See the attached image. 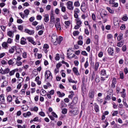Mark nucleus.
I'll return each instance as SVG.
<instances>
[{"instance_id":"c03bdc74","label":"nucleus","mask_w":128,"mask_h":128,"mask_svg":"<svg viewBox=\"0 0 128 128\" xmlns=\"http://www.w3.org/2000/svg\"><path fill=\"white\" fill-rule=\"evenodd\" d=\"M81 54H82V56H88V53H86V51H82L81 52Z\"/></svg>"},{"instance_id":"7c9ffc66","label":"nucleus","mask_w":128,"mask_h":128,"mask_svg":"<svg viewBox=\"0 0 128 128\" xmlns=\"http://www.w3.org/2000/svg\"><path fill=\"white\" fill-rule=\"evenodd\" d=\"M74 6L76 8H78L80 6V2L78 1H76L74 3Z\"/></svg>"},{"instance_id":"7ed1b4c3","label":"nucleus","mask_w":128,"mask_h":128,"mask_svg":"<svg viewBox=\"0 0 128 128\" xmlns=\"http://www.w3.org/2000/svg\"><path fill=\"white\" fill-rule=\"evenodd\" d=\"M10 72V68H6V69L4 70L2 69V68H1L0 69V74H6Z\"/></svg>"},{"instance_id":"e2e57ef3","label":"nucleus","mask_w":128,"mask_h":128,"mask_svg":"<svg viewBox=\"0 0 128 128\" xmlns=\"http://www.w3.org/2000/svg\"><path fill=\"white\" fill-rule=\"evenodd\" d=\"M29 20L31 22H34V17L32 16V17L30 18L29 19Z\"/></svg>"},{"instance_id":"a18cd8bd","label":"nucleus","mask_w":128,"mask_h":128,"mask_svg":"<svg viewBox=\"0 0 128 128\" xmlns=\"http://www.w3.org/2000/svg\"><path fill=\"white\" fill-rule=\"evenodd\" d=\"M56 60H60V54H57L55 58Z\"/></svg>"},{"instance_id":"6ab92c4d","label":"nucleus","mask_w":128,"mask_h":128,"mask_svg":"<svg viewBox=\"0 0 128 128\" xmlns=\"http://www.w3.org/2000/svg\"><path fill=\"white\" fill-rule=\"evenodd\" d=\"M16 46H13L11 48V49L9 50V53L10 54H14V49L16 48Z\"/></svg>"},{"instance_id":"c9c22d12","label":"nucleus","mask_w":128,"mask_h":128,"mask_svg":"<svg viewBox=\"0 0 128 128\" xmlns=\"http://www.w3.org/2000/svg\"><path fill=\"white\" fill-rule=\"evenodd\" d=\"M24 14H25L26 16H28V14H30V10L26 9V10H24Z\"/></svg>"},{"instance_id":"c85d7f7f","label":"nucleus","mask_w":128,"mask_h":128,"mask_svg":"<svg viewBox=\"0 0 128 128\" xmlns=\"http://www.w3.org/2000/svg\"><path fill=\"white\" fill-rule=\"evenodd\" d=\"M80 32H78V30L74 31L73 32V36H78Z\"/></svg>"},{"instance_id":"603ef678","label":"nucleus","mask_w":128,"mask_h":128,"mask_svg":"<svg viewBox=\"0 0 128 128\" xmlns=\"http://www.w3.org/2000/svg\"><path fill=\"white\" fill-rule=\"evenodd\" d=\"M118 114V111H114L112 116H116V114Z\"/></svg>"},{"instance_id":"a878e982","label":"nucleus","mask_w":128,"mask_h":128,"mask_svg":"<svg viewBox=\"0 0 128 128\" xmlns=\"http://www.w3.org/2000/svg\"><path fill=\"white\" fill-rule=\"evenodd\" d=\"M16 69H14V70H12V71H10V74H9L10 76H14V72H16ZM16 70H17V72H18V70L16 69Z\"/></svg>"},{"instance_id":"2eb2a0df","label":"nucleus","mask_w":128,"mask_h":128,"mask_svg":"<svg viewBox=\"0 0 128 128\" xmlns=\"http://www.w3.org/2000/svg\"><path fill=\"white\" fill-rule=\"evenodd\" d=\"M57 94H58L59 98H64V96H66V94H64V93L62 94L60 91L57 92Z\"/></svg>"},{"instance_id":"aec40b11","label":"nucleus","mask_w":128,"mask_h":128,"mask_svg":"<svg viewBox=\"0 0 128 128\" xmlns=\"http://www.w3.org/2000/svg\"><path fill=\"white\" fill-rule=\"evenodd\" d=\"M24 118H26V116H32V112H28L26 113H24L23 114Z\"/></svg>"},{"instance_id":"423d86ee","label":"nucleus","mask_w":128,"mask_h":128,"mask_svg":"<svg viewBox=\"0 0 128 128\" xmlns=\"http://www.w3.org/2000/svg\"><path fill=\"white\" fill-rule=\"evenodd\" d=\"M55 26L58 30H62V27L60 26V22H56L55 24Z\"/></svg>"},{"instance_id":"4be33fe9","label":"nucleus","mask_w":128,"mask_h":128,"mask_svg":"<svg viewBox=\"0 0 128 128\" xmlns=\"http://www.w3.org/2000/svg\"><path fill=\"white\" fill-rule=\"evenodd\" d=\"M84 6H86V3L84 2L82 4L81 7H80L81 10H82V12H84L86 10V8H84Z\"/></svg>"},{"instance_id":"72a5a7b5","label":"nucleus","mask_w":128,"mask_h":128,"mask_svg":"<svg viewBox=\"0 0 128 128\" xmlns=\"http://www.w3.org/2000/svg\"><path fill=\"white\" fill-rule=\"evenodd\" d=\"M100 16L101 18L104 20V16H106V13L102 12L101 13H100Z\"/></svg>"},{"instance_id":"de8ad7c7","label":"nucleus","mask_w":128,"mask_h":128,"mask_svg":"<svg viewBox=\"0 0 128 128\" xmlns=\"http://www.w3.org/2000/svg\"><path fill=\"white\" fill-rule=\"evenodd\" d=\"M28 54H26V52H24L22 54V58H26Z\"/></svg>"},{"instance_id":"864d4df0","label":"nucleus","mask_w":128,"mask_h":128,"mask_svg":"<svg viewBox=\"0 0 128 128\" xmlns=\"http://www.w3.org/2000/svg\"><path fill=\"white\" fill-rule=\"evenodd\" d=\"M74 13L80 14V10L78 8H76L74 10Z\"/></svg>"},{"instance_id":"5fc2aeb1","label":"nucleus","mask_w":128,"mask_h":128,"mask_svg":"<svg viewBox=\"0 0 128 128\" xmlns=\"http://www.w3.org/2000/svg\"><path fill=\"white\" fill-rule=\"evenodd\" d=\"M62 66V64L58 63L56 65V68L58 69L60 68V66Z\"/></svg>"},{"instance_id":"ea45409f","label":"nucleus","mask_w":128,"mask_h":128,"mask_svg":"<svg viewBox=\"0 0 128 128\" xmlns=\"http://www.w3.org/2000/svg\"><path fill=\"white\" fill-rule=\"evenodd\" d=\"M121 30H124L126 29V25L124 24H122L120 28Z\"/></svg>"},{"instance_id":"473e14b6","label":"nucleus","mask_w":128,"mask_h":128,"mask_svg":"<svg viewBox=\"0 0 128 128\" xmlns=\"http://www.w3.org/2000/svg\"><path fill=\"white\" fill-rule=\"evenodd\" d=\"M7 100L9 102H10L12 100V96H9L7 97Z\"/></svg>"},{"instance_id":"0eeeda50","label":"nucleus","mask_w":128,"mask_h":128,"mask_svg":"<svg viewBox=\"0 0 128 128\" xmlns=\"http://www.w3.org/2000/svg\"><path fill=\"white\" fill-rule=\"evenodd\" d=\"M24 32H26V34H28L32 35L34 34V30H30L28 28L25 29Z\"/></svg>"},{"instance_id":"052dcab7","label":"nucleus","mask_w":128,"mask_h":128,"mask_svg":"<svg viewBox=\"0 0 128 128\" xmlns=\"http://www.w3.org/2000/svg\"><path fill=\"white\" fill-rule=\"evenodd\" d=\"M112 84H116V78H113L112 80Z\"/></svg>"},{"instance_id":"bb28decb","label":"nucleus","mask_w":128,"mask_h":128,"mask_svg":"<svg viewBox=\"0 0 128 128\" xmlns=\"http://www.w3.org/2000/svg\"><path fill=\"white\" fill-rule=\"evenodd\" d=\"M100 74V76H106V70L103 69L102 70Z\"/></svg>"},{"instance_id":"ddd939ff","label":"nucleus","mask_w":128,"mask_h":128,"mask_svg":"<svg viewBox=\"0 0 128 128\" xmlns=\"http://www.w3.org/2000/svg\"><path fill=\"white\" fill-rule=\"evenodd\" d=\"M7 35L8 36H10V38H14V32L9 30L8 32H7Z\"/></svg>"},{"instance_id":"cd10ccee","label":"nucleus","mask_w":128,"mask_h":128,"mask_svg":"<svg viewBox=\"0 0 128 128\" xmlns=\"http://www.w3.org/2000/svg\"><path fill=\"white\" fill-rule=\"evenodd\" d=\"M117 40L118 42H120V40H122V34H120L117 37Z\"/></svg>"},{"instance_id":"bf43d9fd","label":"nucleus","mask_w":128,"mask_h":128,"mask_svg":"<svg viewBox=\"0 0 128 128\" xmlns=\"http://www.w3.org/2000/svg\"><path fill=\"white\" fill-rule=\"evenodd\" d=\"M22 88V82L19 83L17 86V88L18 90H20Z\"/></svg>"},{"instance_id":"79ce46f5","label":"nucleus","mask_w":128,"mask_h":128,"mask_svg":"<svg viewBox=\"0 0 128 128\" xmlns=\"http://www.w3.org/2000/svg\"><path fill=\"white\" fill-rule=\"evenodd\" d=\"M124 44H122V42H118L117 44V46H118L119 48H122V45Z\"/></svg>"},{"instance_id":"6e6552de","label":"nucleus","mask_w":128,"mask_h":128,"mask_svg":"<svg viewBox=\"0 0 128 128\" xmlns=\"http://www.w3.org/2000/svg\"><path fill=\"white\" fill-rule=\"evenodd\" d=\"M72 72H74V74H76V76H80V72H78V68H76V67L73 68Z\"/></svg>"},{"instance_id":"412c9836","label":"nucleus","mask_w":128,"mask_h":128,"mask_svg":"<svg viewBox=\"0 0 128 128\" xmlns=\"http://www.w3.org/2000/svg\"><path fill=\"white\" fill-rule=\"evenodd\" d=\"M84 82H86V79L83 78H82V90H84V88L86 90V86H84Z\"/></svg>"},{"instance_id":"8fccbe9b","label":"nucleus","mask_w":128,"mask_h":128,"mask_svg":"<svg viewBox=\"0 0 128 128\" xmlns=\"http://www.w3.org/2000/svg\"><path fill=\"white\" fill-rule=\"evenodd\" d=\"M40 116H46V114H44V112H39Z\"/></svg>"},{"instance_id":"a211bd4d","label":"nucleus","mask_w":128,"mask_h":128,"mask_svg":"<svg viewBox=\"0 0 128 128\" xmlns=\"http://www.w3.org/2000/svg\"><path fill=\"white\" fill-rule=\"evenodd\" d=\"M68 80L69 82H72V84H78V81H74L72 80L70 77L68 78Z\"/></svg>"},{"instance_id":"3c124183","label":"nucleus","mask_w":128,"mask_h":128,"mask_svg":"<svg viewBox=\"0 0 128 128\" xmlns=\"http://www.w3.org/2000/svg\"><path fill=\"white\" fill-rule=\"evenodd\" d=\"M18 30H24V26L22 25L18 26Z\"/></svg>"},{"instance_id":"09e8293b","label":"nucleus","mask_w":128,"mask_h":128,"mask_svg":"<svg viewBox=\"0 0 128 128\" xmlns=\"http://www.w3.org/2000/svg\"><path fill=\"white\" fill-rule=\"evenodd\" d=\"M16 64H17L18 66H22V62H21L16 61Z\"/></svg>"},{"instance_id":"9b49d317","label":"nucleus","mask_w":128,"mask_h":128,"mask_svg":"<svg viewBox=\"0 0 128 128\" xmlns=\"http://www.w3.org/2000/svg\"><path fill=\"white\" fill-rule=\"evenodd\" d=\"M44 20L45 22H48V21L50 20L48 14H44Z\"/></svg>"},{"instance_id":"49530a36","label":"nucleus","mask_w":128,"mask_h":128,"mask_svg":"<svg viewBox=\"0 0 128 128\" xmlns=\"http://www.w3.org/2000/svg\"><path fill=\"white\" fill-rule=\"evenodd\" d=\"M83 44H84V42L82 40H78V46H82Z\"/></svg>"},{"instance_id":"1a4fd4ad","label":"nucleus","mask_w":128,"mask_h":128,"mask_svg":"<svg viewBox=\"0 0 128 128\" xmlns=\"http://www.w3.org/2000/svg\"><path fill=\"white\" fill-rule=\"evenodd\" d=\"M114 48H109L108 49V52L110 56H114Z\"/></svg>"},{"instance_id":"338daca9","label":"nucleus","mask_w":128,"mask_h":128,"mask_svg":"<svg viewBox=\"0 0 128 128\" xmlns=\"http://www.w3.org/2000/svg\"><path fill=\"white\" fill-rule=\"evenodd\" d=\"M114 4V0H110L109 4Z\"/></svg>"},{"instance_id":"f257e3e1","label":"nucleus","mask_w":128,"mask_h":128,"mask_svg":"<svg viewBox=\"0 0 128 128\" xmlns=\"http://www.w3.org/2000/svg\"><path fill=\"white\" fill-rule=\"evenodd\" d=\"M67 8L70 10H74V5L73 2L72 1H68L66 3Z\"/></svg>"},{"instance_id":"f704fd0d","label":"nucleus","mask_w":128,"mask_h":128,"mask_svg":"<svg viewBox=\"0 0 128 128\" xmlns=\"http://www.w3.org/2000/svg\"><path fill=\"white\" fill-rule=\"evenodd\" d=\"M61 106L62 108H66V103H64L62 100Z\"/></svg>"},{"instance_id":"69168bd1","label":"nucleus","mask_w":128,"mask_h":128,"mask_svg":"<svg viewBox=\"0 0 128 128\" xmlns=\"http://www.w3.org/2000/svg\"><path fill=\"white\" fill-rule=\"evenodd\" d=\"M110 100V96L109 95H107L106 98H105V100Z\"/></svg>"},{"instance_id":"a19ab883","label":"nucleus","mask_w":128,"mask_h":128,"mask_svg":"<svg viewBox=\"0 0 128 128\" xmlns=\"http://www.w3.org/2000/svg\"><path fill=\"white\" fill-rule=\"evenodd\" d=\"M42 26H44V25L42 24L41 26H38L36 27V30H42Z\"/></svg>"},{"instance_id":"f03ea898","label":"nucleus","mask_w":128,"mask_h":128,"mask_svg":"<svg viewBox=\"0 0 128 128\" xmlns=\"http://www.w3.org/2000/svg\"><path fill=\"white\" fill-rule=\"evenodd\" d=\"M50 76H51V78H52V72H50V71L48 70H46L45 72V78H46V80H48Z\"/></svg>"},{"instance_id":"393cba45","label":"nucleus","mask_w":128,"mask_h":128,"mask_svg":"<svg viewBox=\"0 0 128 128\" xmlns=\"http://www.w3.org/2000/svg\"><path fill=\"white\" fill-rule=\"evenodd\" d=\"M2 48H8V43L6 42H4L2 43Z\"/></svg>"},{"instance_id":"5701e85b","label":"nucleus","mask_w":128,"mask_h":128,"mask_svg":"<svg viewBox=\"0 0 128 128\" xmlns=\"http://www.w3.org/2000/svg\"><path fill=\"white\" fill-rule=\"evenodd\" d=\"M78 97L74 98L72 104H76L78 103Z\"/></svg>"},{"instance_id":"2f4dec72","label":"nucleus","mask_w":128,"mask_h":128,"mask_svg":"<svg viewBox=\"0 0 128 128\" xmlns=\"http://www.w3.org/2000/svg\"><path fill=\"white\" fill-rule=\"evenodd\" d=\"M26 40L31 43L34 41V39L32 37H27Z\"/></svg>"},{"instance_id":"c756f323","label":"nucleus","mask_w":128,"mask_h":128,"mask_svg":"<svg viewBox=\"0 0 128 128\" xmlns=\"http://www.w3.org/2000/svg\"><path fill=\"white\" fill-rule=\"evenodd\" d=\"M106 10H108V12L110 13V14H114V10H112L110 8V7H107L106 8Z\"/></svg>"},{"instance_id":"b1692460","label":"nucleus","mask_w":128,"mask_h":128,"mask_svg":"<svg viewBox=\"0 0 128 128\" xmlns=\"http://www.w3.org/2000/svg\"><path fill=\"white\" fill-rule=\"evenodd\" d=\"M75 20H76V22L77 26H82V22L80 20L76 19Z\"/></svg>"},{"instance_id":"f3484780","label":"nucleus","mask_w":128,"mask_h":128,"mask_svg":"<svg viewBox=\"0 0 128 128\" xmlns=\"http://www.w3.org/2000/svg\"><path fill=\"white\" fill-rule=\"evenodd\" d=\"M95 82L98 84L100 82V76H98V75H96L95 77Z\"/></svg>"},{"instance_id":"9d476101","label":"nucleus","mask_w":128,"mask_h":128,"mask_svg":"<svg viewBox=\"0 0 128 128\" xmlns=\"http://www.w3.org/2000/svg\"><path fill=\"white\" fill-rule=\"evenodd\" d=\"M95 104L94 106V110L96 112H100V107L98 106V105L96 104Z\"/></svg>"},{"instance_id":"4d7b16f0","label":"nucleus","mask_w":128,"mask_h":128,"mask_svg":"<svg viewBox=\"0 0 128 128\" xmlns=\"http://www.w3.org/2000/svg\"><path fill=\"white\" fill-rule=\"evenodd\" d=\"M84 66L85 68H86L88 66V60H86V62H85Z\"/></svg>"},{"instance_id":"0e129e2a","label":"nucleus","mask_w":128,"mask_h":128,"mask_svg":"<svg viewBox=\"0 0 128 128\" xmlns=\"http://www.w3.org/2000/svg\"><path fill=\"white\" fill-rule=\"evenodd\" d=\"M23 21L22 20V19H18L17 20V23L18 24H22Z\"/></svg>"},{"instance_id":"58836bf2","label":"nucleus","mask_w":128,"mask_h":128,"mask_svg":"<svg viewBox=\"0 0 128 128\" xmlns=\"http://www.w3.org/2000/svg\"><path fill=\"white\" fill-rule=\"evenodd\" d=\"M67 112H68V110L66 108H64L62 110V114H67Z\"/></svg>"},{"instance_id":"20e7f679","label":"nucleus","mask_w":128,"mask_h":128,"mask_svg":"<svg viewBox=\"0 0 128 128\" xmlns=\"http://www.w3.org/2000/svg\"><path fill=\"white\" fill-rule=\"evenodd\" d=\"M88 96L90 98H94V90H90L88 94Z\"/></svg>"},{"instance_id":"39448f33","label":"nucleus","mask_w":128,"mask_h":128,"mask_svg":"<svg viewBox=\"0 0 128 128\" xmlns=\"http://www.w3.org/2000/svg\"><path fill=\"white\" fill-rule=\"evenodd\" d=\"M52 42H58V36L56 35H52Z\"/></svg>"},{"instance_id":"4468645a","label":"nucleus","mask_w":128,"mask_h":128,"mask_svg":"<svg viewBox=\"0 0 128 128\" xmlns=\"http://www.w3.org/2000/svg\"><path fill=\"white\" fill-rule=\"evenodd\" d=\"M99 66H100V62H96L95 63V66H94V68L95 72H96L98 70Z\"/></svg>"},{"instance_id":"774afa93","label":"nucleus","mask_w":128,"mask_h":128,"mask_svg":"<svg viewBox=\"0 0 128 128\" xmlns=\"http://www.w3.org/2000/svg\"><path fill=\"white\" fill-rule=\"evenodd\" d=\"M92 16L93 20H96V14H92Z\"/></svg>"},{"instance_id":"680f3d73","label":"nucleus","mask_w":128,"mask_h":128,"mask_svg":"<svg viewBox=\"0 0 128 128\" xmlns=\"http://www.w3.org/2000/svg\"><path fill=\"white\" fill-rule=\"evenodd\" d=\"M74 16L75 18H77V20H80L78 18V13H74Z\"/></svg>"},{"instance_id":"4c0bfd02","label":"nucleus","mask_w":128,"mask_h":128,"mask_svg":"<svg viewBox=\"0 0 128 128\" xmlns=\"http://www.w3.org/2000/svg\"><path fill=\"white\" fill-rule=\"evenodd\" d=\"M8 64L9 66H12V64H14V62H12V60H10L8 61Z\"/></svg>"},{"instance_id":"f8f14e48","label":"nucleus","mask_w":128,"mask_h":128,"mask_svg":"<svg viewBox=\"0 0 128 128\" xmlns=\"http://www.w3.org/2000/svg\"><path fill=\"white\" fill-rule=\"evenodd\" d=\"M68 106L70 108H71V110H74V108H76V104L72 102L68 104Z\"/></svg>"},{"instance_id":"13d9d810","label":"nucleus","mask_w":128,"mask_h":128,"mask_svg":"<svg viewBox=\"0 0 128 128\" xmlns=\"http://www.w3.org/2000/svg\"><path fill=\"white\" fill-rule=\"evenodd\" d=\"M107 38L108 39H110V38H114V36H112V34H108L107 36Z\"/></svg>"},{"instance_id":"dca6fc26","label":"nucleus","mask_w":128,"mask_h":128,"mask_svg":"<svg viewBox=\"0 0 128 128\" xmlns=\"http://www.w3.org/2000/svg\"><path fill=\"white\" fill-rule=\"evenodd\" d=\"M0 102H5L4 96L3 94L0 95Z\"/></svg>"},{"instance_id":"6e6d98bb","label":"nucleus","mask_w":128,"mask_h":128,"mask_svg":"<svg viewBox=\"0 0 128 128\" xmlns=\"http://www.w3.org/2000/svg\"><path fill=\"white\" fill-rule=\"evenodd\" d=\"M65 24L67 26H70V21H66L64 22Z\"/></svg>"},{"instance_id":"e433bc0d","label":"nucleus","mask_w":128,"mask_h":128,"mask_svg":"<svg viewBox=\"0 0 128 128\" xmlns=\"http://www.w3.org/2000/svg\"><path fill=\"white\" fill-rule=\"evenodd\" d=\"M120 78H121V80H124V72H120Z\"/></svg>"},{"instance_id":"37998d69","label":"nucleus","mask_w":128,"mask_h":128,"mask_svg":"<svg viewBox=\"0 0 128 128\" xmlns=\"http://www.w3.org/2000/svg\"><path fill=\"white\" fill-rule=\"evenodd\" d=\"M128 20V16H124L122 18V20H124V22H126Z\"/></svg>"}]
</instances>
